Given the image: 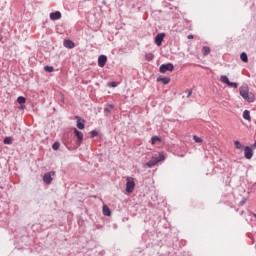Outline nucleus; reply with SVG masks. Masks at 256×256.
I'll use <instances>...</instances> for the list:
<instances>
[{
    "label": "nucleus",
    "instance_id": "nucleus-1",
    "mask_svg": "<svg viewBox=\"0 0 256 256\" xmlns=\"http://www.w3.org/2000/svg\"><path fill=\"white\" fill-rule=\"evenodd\" d=\"M239 94L247 103H255V94L249 92L248 85H242L239 88Z\"/></svg>",
    "mask_w": 256,
    "mask_h": 256
},
{
    "label": "nucleus",
    "instance_id": "nucleus-2",
    "mask_svg": "<svg viewBox=\"0 0 256 256\" xmlns=\"http://www.w3.org/2000/svg\"><path fill=\"white\" fill-rule=\"evenodd\" d=\"M135 191V178L128 176L126 178L125 195H131Z\"/></svg>",
    "mask_w": 256,
    "mask_h": 256
},
{
    "label": "nucleus",
    "instance_id": "nucleus-3",
    "mask_svg": "<svg viewBox=\"0 0 256 256\" xmlns=\"http://www.w3.org/2000/svg\"><path fill=\"white\" fill-rule=\"evenodd\" d=\"M165 159V153L164 152H159L157 157H152L150 161L146 163L147 167H155L157 163H161Z\"/></svg>",
    "mask_w": 256,
    "mask_h": 256
},
{
    "label": "nucleus",
    "instance_id": "nucleus-4",
    "mask_svg": "<svg viewBox=\"0 0 256 256\" xmlns=\"http://www.w3.org/2000/svg\"><path fill=\"white\" fill-rule=\"evenodd\" d=\"M167 71H169V73H173V71H175V66L173 65V63L168 62L160 65L159 73H167Z\"/></svg>",
    "mask_w": 256,
    "mask_h": 256
},
{
    "label": "nucleus",
    "instance_id": "nucleus-5",
    "mask_svg": "<svg viewBox=\"0 0 256 256\" xmlns=\"http://www.w3.org/2000/svg\"><path fill=\"white\" fill-rule=\"evenodd\" d=\"M220 81L221 83H224V85H227V87H231L233 89H237V87H239V84L237 82H231L227 75H222L220 77Z\"/></svg>",
    "mask_w": 256,
    "mask_h": 256
},
{
    "label": "nucleus",
    "instance_id": "nucleus-6",
    "mask_svg": "<svg viewBox=\"0 0 256 256\" xmlns=\"http://www.w3.org/2000/svg\"><path fill=\"white\" fill-rule=\"evenodd\" d=\"M57 172L55 171H50V172H46L44 175H43V181L46 185H51V183H53V177H55Z\"/></svg>",
    "mask_w": 256,
    "mask_h": 256
},
{
    "label": "nucleus",
    "instance_id": "nucleus-7",
    "mask_svg": "<svg viewBox=\"0 0 256 256\" xmlns=\"http://www.w3.org/2000/svg\"><path fill=\"white\" fill-rule=\"evenodd\" d=\"M73 133L77 139L76 145H78V147H81V144L83 143V139H84L83 132L79 131V129L77 128H73Z\"/></svg>",
    "mask_w": 256,
    "mask_h": 256
},
{
    "label": "nucleus",
    "instance_id": "nucleus-8",
    "mask_svg": "<svg viewBox=\"0 0 256 256\" xmlns=\"http://www.w3.org/2000/svg\"><path fill=\"white\" fill-rule=\"evenodd\" d=\"M166 34L165 32L158 33L154 38V43L157 45V47H161L163 45V41L165 40Z\"/></svg>",
    "mask_w": 256,
    "mask_h": 256
},
{
    "label": "nucleus",
    "instance_id": "nucleus-9",
    "mask_svg": "<svg viewBox=\"0 0 256 256\" xmlns=\"http://www.w3.org/2000/svg\"><path fill=\"white\" fill-rule=\"evenodd\" d=\"M243 150L245 159H253L254 151L252 146H245Z\"/></svg>",
    "mask_w": 256,
    "mask_h": 256
},
{
    "label": "nucleus",
    "instance_id": "nucleus-10",
    "mask_svg": "<svg viewBox=\"0 0 256 256\" xmlns=\"http://www.w3.org/2000/svg\"><path fill=\"white\" fill-rule=\"evenodd\" d=\"M76 121V127L77 129H80V131H83L85 129V119L81 118V116H75Z\"/></svg>",
    "mask_w": 256,
    "mask_h": 256
},
{
    "label": "nucleus",
    "instance_id": "nucleus-11",
    "mask_svg": "<svg viewBox=\"0 0 256 256\" xmlns=\"http://www.w3.org/2000/svg\"><path fill=\"white\" fill-rule=\"evenodd\" d=\"M156 81L157 83H162L163 85H169L171 83V78L167 76H159Z\"/></svg>",
    "mask_w": 256,
    "mask_h": 256
},
{
    "label": "nucleus",
    "instance_id": "nucleus-12",
    "mask_svg": "<svg viewBox=\"0 0 256 256\" xmlns=\"http://www.w3.org/2000/svg\"><path fill=\"white\" fill-rule=\"evenodd\" d=\"M63 46L66 47V49H75V42L71 39H64Z\"/></svg>",
    "mask_w": 256,
    "mask_h": 256
},
{
    "label": "nucleus",
    "instance_id": "nucleus-13",
    "mask_svg": "<svg viewBox=\"0 0 256 256\" xmlns=\"http://www.w3.org/2000/svg\"><path fill=\"white\" fill-rule=\"evenodd\" d=\"M105 65H107V55L101 54L98 57V66L105 67Z\"/></svg>",
    "mask_w": 256,
    "mask_h": 256
},
{
    "label": "nucleus",
    "instance_id": "nucleus-14",
    "mask_svg": "<svg viewBox=\"0 0 256 256\" xmlns=\"http://www.w3.org/2000/svg\"><path fill=\"white\" fill-rule=\"evenodd\" d=\"M62 14L60 11H55L50 13V19L51 21H59V19H61Z\"/></svg>",
    "mask_w": 256,
    "mask_h": 256
},
{
    "label": "nucleus",
    "instance_id": "nucleus-15",
    "mask_svg": "<svg viewBox=\"0 0 256 256\" xmlns=\"http://www.w3.org/2000/svg\"><path fill=\"white\" fill-rule=\"evenodd\" d=\"M65 145L69 151H75L76 149H79V144H71L69 140L66 141Z\"/></svg>",
    "mask_w": 256,
    "mask_h": 256
},
{
    "label": "nucleus",
    "instance_id": "nucleus-16",
    "mask_svg": "<svg viewBox=\"0 0 256 256\" xmlns=\"http://www.w3.org/2000/svg\"><path fill=\"white\" fill-rule=\"evenodd\" d=\"M102 213L105 217H111V208H109L107 205H103Z\"/></svg>",
    "mask_w": 256,
    "mask_h": 256
},
{
    "label": "nucleus",
    "instance_id": "nucleus-17",
    "mask_svg": "<svg viewBox=\"0 0 256 256\" xmlns=\"http://www.w3.org/2000/svg\"><path fill=\"white\" fill-rule=\"evenodd\" d=\"M240 60L242 61V63H249V56L246 52H242L240 54Z\"/></svg>",
    "mask_w": 256,
    "mask_h": 256
},
{
    "label": "nucleus",
    "instance_id": "nucleus-18",
    "mask_svg": "<svg viewBox=\"0 0 256 256\" xmlns=\"http://www.w3.org/2000/svg\"><path fill=\"white\" fill-rule=\"evenodd\" d=\"M243 119H245V121H251V112L249 110L243 111Z\"/></svg>",
    "mask_w": 256,
    "mask_h": 256
},
{
    "label": "nucleus",
    "instance_id": "nucleus-19",
    "mask_svg": "<svg viewBox=\"0 0 256 256\" xmlns=\"http://www.w3.org/2000/svg\"><path fill=\"white\" fill-rule=\"evenodd\" d=\"M163 139L160 136H152L151 138V144L155 145V143H161Z\"/></svg>",
    "mask_w": 256,
    "mask_h": 256
},
{
    "label": "nucleus",
    "instance_id": "nucleus-20",
    "mask_svg": "<svg viewBox=\"0 0 256 256\" xmlns=\"http://www.w3.org/2000/svg\"><path fill=\"white\" fill-rule=\"evenodd\" d=\"M115 109V106L113 104H107L106 107H104V113H111Z\"/></svg>",
    "mask_w": 256,
    "mask_h": 256
},
{
    "label": "nucleus",
    "instance_id": "nucleus-21",
    "mask_svg": "<svg viewBox=\"0 0 256 256\" xmlns=\"http://www.w3.org/2000/svg\"><path fill=\"white\" fill-rule=\"evenodd\" d=\"M17 103H19V105H25V103H27V98H25V96H19L17 98Z\"/></svg>",
    "mask_w": 256,
    "mask_h": 256
},
{
    "label": "nucleus",
    "instance_id": "nucleus-22",
    "mask_svg": "<svg viewBox=\"0 0 256 256\" xmlns=\"http://www.w3.org/2000/svg\"><path fill=\"white\" fill-rule=\"evenodd\" d=\"M202 53H203L204 56L209 55V53H211V47H209V46H203V48H202Z\"/></svg>",
    "mask_w": 256,
    "mask_h": 256
},
{
    "label": "nucleus",
    "instance_id": "nucleus-23",
    "mask_svg": "<svg viewBox=\"0 0 256 256\" xmlns=\"http://www.w3.org/2000/svg\"><path fill=\"white\" fill-rule=\"evenodd\" d=\"M3 143L4 145H11L13 143V138L11 136L5 137Z\"/></svg>",
    "mask_w": 256,
    "mask_h": 256
},
{
    "label": "nucleus",
    "instance_id": "nucleus-24",
    "mask_svg": "<svg viewBox=\"0 0 256 256\" xmlns=\"http://www.w3.org/2000/svg\"><path fill=\"white\" fill-rule=\"evenodd\" d=\"M44 71L46 73H53V71H55V68L53 66L46 65L44 66Z\"/></svg>",
    "mask_w": 256,
    "mask_h": 256
},
{
    "label": "nucleus",
    "instance_id": "nucleus-25",
    "mask_svg": "<svg viewBox=\"0 0 256 256\" xmlns=\"http://www.w3.org/2000/svg\"><path fill=\"white\" fill-rule=\"evenodd\" d=\"M234 145L237 149H241L243 151L245 149V146L239 142V140L234 141Z\"/></svg>",
    "mask_w": 256,
    "mask_h": 256
},
{
    "label": "nucleus",
    "instance_id": "nucleus-26",
    "mask_svg": "<svg viewBox=\"0 0 256 256\" xmlns=\"http://www.w3.org/2000/svg\"><path fill=\"white\" fill-rule=\"evenodd\" d=\"M108 87H111L112 89H115V87L119 86V82L117 81H112L107 83Z\"/></svg>",
    "mask_w": 256,
    "mask_h": 256
},
{
    "label": "nucleus",
    "instance_id": "nucleus-27",
    "mask_svg": "<svg viewBox=\"0 0 256 256\" xmlns=\"http://www.w3.org/2000/svg\"><path fill=\"white\" fill-rule=\"evenodd\" d=\"M60 147H61V143H59L57 141L52 144L53 151H59Z\"/></svg>",
    "mask_w": 256,
    "mask_h": 256
},
{
    "label": "nucleus",
    "instance_id": "nucleus-28",
    "mask_svg": "<svg viewBox=\"0 0 256 256\" xmlns=\"http://www.w3.org/2000/svg\"><path fill=\"white\" fill-rule=\"evenodd\" d=\"M155 59V55L153 53H146V60L153 61Z\"/></svg>",
    "mask_w": 256,
    "mask_h": 256
},
{
    "label": "nucleus",
    "instance_id": "nucleus-29",
    "mask_svg": "<svg viewBox=\"0 0 256 256\" xmlns=\"http://www.w3.org/2000/svg\"><path fill=\"white\" fill-rule=\"evenodd\" d=\"M193 140L195 141V143H202L203 142V138H201L197 135L193 136Z\"/></svg>",
    "mask_w": 256,
    "mask_h": 256
},
{
    "label": "nucleus",
    "instance_id": "nucleus-30",
    "mask_svg": "<svg viewBox=\"0 0 256 256\" xmlns=\"http://www.w3.org/2000/svg\"><path fill=\"white\" fill-rule=\"evenodd\" d=\"M99 135V132L97 130L90 131V137L94 139V137H97Z\"/></svg>",
    "mask_w": 256,
    "mask_h": 256
},
{
    "label": "nucleus",
    "instance_id": "nucleus-31",
    "mask_svg": "<svg viewBox=\"0 0 256 256\" xmlns=\"http://www.w3.org/2000/svg\"><path fill=\"white\" fill-rule=\"evenodd\" d=\"M247 203V198H243L240 202H239V206L243 207V205H245Z\"/></svg>",
    "mask_w": 256,
    "mask_h": 256
},
{
    "label": "nucleus",
    "instance_id": "nucleus-32",
    "mask_svg": "<svg viewBox=\"0 0 256 256\" xmlns=\"http://www.w3.org/2000/svg\"><path fill=\"white\" fill-rule=\"evenodd\" d=\"M0 43H5V38L0 34Z\"/></svg>",
    "mask_w": 256,
    "mask_h": 256
},
{
    "label": "nucleus",
    "instance_id": "nucleus-33",
    "mask_svg": "<svg viewBox=\"0 0 256 256\" xmlns=\"http://www.w3.org/2000/svg\"><path fill=\"white\" fill-rule=\"evenodd\" d=\"M191 95H193V91L192 90H188L187 98L189 99V97H191Z\"/></svg>",
    "mask_w": 256,
    "mask_h": 256
},
{
    "label": "nucleus",
    "instance_id": "nucleus-34",
    "mask_svg": "<svg viewBox=\"0 0 256 256\" xmlns=\"http://www.w3.org/2000/svg\"><path fill=\"white\" fill-rule=\"evenodd\" d=\"M19 109H27V106L25 104H20Z\"/></svg>",
    "mask_w": 256,
    "mask_h": 256
},
{
    "label": "nucleus",
    "instance_id": "nucleus-35",
    "mask_svg": "<svg viewBox=\"0 0 256 256\" xmlns=\"http://www.w3.org/2000/svg\"><path fill=\"white\" fill-rule=\"evenodd\" d=\"M193 37H194L193 34H190L187 36V39H193Z\"/></svg>",
    "mask_w": 256,
    "mask_h": 256
},
{
    "label": "nucleus",
    "instance_id": "nucleus-36",
    "mask_svg": "<svg viewBox=\"0 0 256 256\" xmlns=\"http://www.w3.org/2000/svg\"><path fill=\"white\" fill-rule=\"evenodd\" d=\"M251 147L252 148L254 147V149H256V141L253 143V145Z\"/></svg>",
    "mask_w": 256,
    "mask_h": 256
},
{
    "label": "nucleus",
    "instance_id": "nucleus-37",
    "mask_svg": "<svg viewBox=\"0 0 256 256\" xmlns=\"http://www.w3.org/2000/svg\"><path fill=\"white\" fill-rule=\"evenodd\" d=\"M255 219H256V214L254 215Z\"/></svg>",
    "mask_w": 256,
    "mask_h": 256
}]
</instances>
